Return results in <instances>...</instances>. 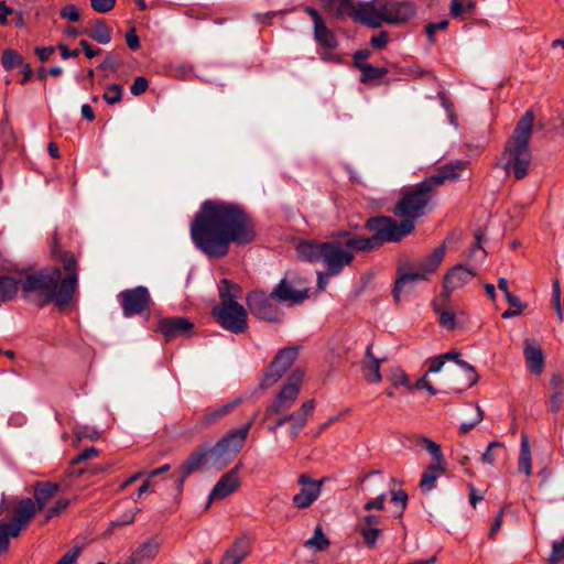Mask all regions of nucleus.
Instances as JSON below:
<instances>
[{"instance_id":"obj_47","label":"nucleus","mask_w":564,"mask_h":564,"mask_svg":"<svg viewBox=\"0 0 564 564\" xmlns=\"http://www.w3.org/2000/svg\"><path fill=\"white\" fill-rule=\"evenodd\" d=\"M117 0H90V6L98 13H108L116 6Z\"/></svg>"},{"instance_id":"obj_44","label":"nucleus","mask_w":564,"mask_h":564,"mask_svg":"<svg viewBox=\"0 0 564 564\" xmlns=\"http://www.w3.org/2000/svg\"><path fill=\"white\" fill-rule=\"evenodd\" d=\"M390 379L394 388L405 387L409 388L410 390L412 389V386H410L409 377L402 369H394L391 373Z\"/></svg>"},{"instance_id":"obj_33","label":"nucleus","mask_w":564,"mask_h":564,"mask_svg":"<svg viewBox=\"0 0 564 564\" xmlns=\"http://www.w3.org/2000/svg\"><path fill=\"white\" fill-rule=\"evenodd\" d=\"M159 550V544L154 540L147 541L131 556L132 563L141 564L145 561L152 560Z\"/></svg>"},{"instance_id":"obj_4","label":"nucleus","mask_w":564,"mask_h":564,"mask_svg":"<svg viewBox=\"0 0 564 564\" xmlns=\"http://www.w3.org/2000/svg\"><path fill=\"white\" fill-rule=\"evenodd\" d=\"M383 242L373 232L362 237L348 230L338 231L325 242L304 241L296 247L300 259L308 262H322L333 275H338L355 258V252H371L382 247Z\"/></svg>"},{"instance_id":"obj_23","label":"nucleus","mask_w":564,"mask_h":564,"mask_svg":"<svg viewBox=\"0 0 564 564\" xmlns=\"http://www.w3.org/2000/svg\"><path fill=\"white\" fill-rule=\"evenodd\" d=\"M372 346V343H370L366 348L367 360L362 362L361 371L366 381L370 383H379L382 380L380 367L384 359H380L373 356Z\"/></svg>"},{"instance_id":"obj_12","label":"nucleus","mask_w":564,"mask_h":564,"mask_svg":"<svg viewBox=\"0 0 564 564\" xmlns=\"http://www.w3.org/2000/svg\"><path fill=\"white\" fill-rule=\"evenodd\" d=\"M212 314L224 329L234 334H241L248 327L247 311L239 303H219Z\"/></svg>"},{"instance_id":"obj_3","label":"nucleus","mask_w":564,"mask_h":564,"mask_svg":"<svg viewBox=\"0 0 564 564\" xmlns=\"http://www.w3.org/2000/svg\"><path fill=\"white\" fill-rule=\"evenodd\" d=\"M53 254L62 263L65 276L62 278L59 267H46L28 273L22 279L21 290L24 299L39 307L54 303L56 307L64 308L72 303L78 289V261L73 252L57 250L56 242Z\"/></svg>"},{"instance_id":"obj_37","label":"nucleus","mask_w":564,"mask_h":564,"mask_svg":"<svg viewBox=\"0 0 564 564\" xmlns=\"http://www.w3.org/2000/svg\"><path fill=\"white\" fill-rule=\"evenodd\" d=\"M227 552L240 564L249 554V542L245 539L237 540Z\"/></svg>"},{"instance_id":"obj_18","label":"nucleus","mask_w":564,"mask_h":564,"mask_svg":"<svg viewBox=\"0 0 564 564\" xmlns=\"http://www.w3.org/2000/svg\"><path fill=\"white\" fill-rule=\"evenodd\" d=\"M475 276V272L462 264L453 267L444 276L443 292L441 297L448 301L454 290L460 289L469 283Z\"/></svg>"},{"instance_id":"obj_16","label":"nucleus","mask_w":564,"mask_h":564,"mask_svg":"<svg viewBox=\"0 0 564 564\" xmlns=\"http://www.w3.org/2000/svg\"><path fill=\"white\" fill-rule=\"evenodd\" d=\"M299 356L296 347L281 349L267 369L261 387L268 389L274 386L282 376L292 367Z\"/></svg>"},{"instance_id":"obj_6","label":"nucleus","mask_w":564,"mask_h":564,"mask_svg":"<svg viewBox=\"0 0 564 564\" xmlns=\"http://www.w3.org/2000/svg\"><path fill=\"white\" fill-rule=\"evenodd\" d=\"M253 420L252 417L240 429L229 431L213 447H202L193 452L173 476L177 491L182 492L187 477L198 470L202 465L207 464L209 467L216 469L226 467L242 448L253 424Z\"/></svg>"},{"instance_id":"obj_36","label":"nucleus","mask_w":564,"mask_h":564,"mask_svg":"<svg viewBox=\"0 0 564 564\" xmlns=\"http://www.w3.org/2000/svg\"><path fill=\"white\" fill-rule=\"evenodd\" d=\"M359 70L361 72L360 82L364 84L376 82L388 73L386 67H376L369 63L359 65Z\"/></svg>"},{"instance_id":"obj_5","label":"nucleus","mask_w":564,"mask_h":564,"mask_svg":"<svg viewBox=\"0 0 564 564\" xmlns=\"http://www.w3.org/2000/svg\"><path fill=\"white\" fill-rule=\"evenodd\" d=\"M303 378V370L294 369L274 400L267 406L264 412L265 420H269L273 415L279 416L273 424L268 426L271 433H275L279 427L289 424L286 430L288 435L291 440H296L302 430L306 426L308 419L313 415L315 409L314 400L303 402L299 410L289 413L299 398Z\"/></svg>"},{"instance_id":"obj_64","label":"nucleus","mask_w":564,"mask_h":564,"mask_svg":"<svg viewBox=\"0 0 564 564\" xmlns=\"http://www.w3.org/2000/svg\"><path fill=\"white\" fill-rule=\"evenodd\" d=\"M505 297L509 305L514 307L516 310H519V312H522L525 308V305L521 302V300L511 292H507V295Z\"/></svg>"},{"instance_id":"obj_28","label":"nucleus","mask_w":564,"mask_h":564,"mask_svg":"<svg viewBox=\"0 0 564 564\" xmlns=\"http://www.w3.org/2000/svg\"><path fill=\"white\" fill-rule=\"evenodd\" d=\"M21 283L22 280L0 274V300L2 302H8L15 299L19 290L21 289Z\"/></svg>"},{"instance_id":"obj_49","label":"nucleus","mask_w":564,"mask_h":564,"mask_svg":"<svg viewBox=\"0 0 564 564\" xmlns=\"http://www.w3.org/2000/svg\"><path fill=\"white\" fill-rule=\"evenodd\" d=\"M59 17L70 22H77L80 19L79 11L75 4H67L61 9Z\"/></svg>"},{"instance_id":"obj_24","label":"nucleus","mask_w":564,"mask_h":564,"mask_svg":"<svg viewBox=\"0 0 564 564\" xmlns=\"http://www.w3.org/2000/svg\"><path fill=\"white\" fill-rule=\"evenodd\" d=\"M61 489V485L51 481H39L34 487V503L36 510H43L47 502L54 497V495Z\"/></svg>"},{"instance_id":"obj_9","label":"nucleus","mask_w":564,"mask_h":564,"mask_svg":"<svg viewBox=\"0 0 564 564\" xmlns=\"http://www.w3.org/2000/svg\"><path fill=\"white\" fill-rule=\"evenodd\" d=\"M416 7L411 1L371 0L365 2L359 14L361 24L380 28L382 24H402L412 19Z\"/></svg>"},{"instance_id":"obj_50","label":"nucleus","mask_w":564,"mask_h":564,"mask_svg":"<svg viewBox=\"0 0 564 564\" xmlns=\"http://www.w3.org/2000/svg\"><path fill=\"white\" fill-rule=\"evenodd\" d=\"M448 24L449 23L447 20H442L435 23H429L426 25V35L429 37L430 43L435 42V32L447 29Z\"/></svg>"},{"instance_id":"obj_27","label":"nucleus","mask_w":564,"mask_h":564,"mask_svg":"<svg viewBox=\"0 0 564 564\" xmlns=\"http://www.w3.org/2000/svg\"><path fill=\"white\" fill-rule=\"evenodd\" d=\"M434 311L440 317L438 323L442 327L448 330H454L456 328L457 315L446 302L443 304L434 303ZM463 315V312L458 314V316Z\"/></svg>"},{"instance_id":"obj_52","label":"nucleus","mask_w":564,"mask_h":564,"mask_svg":"<svg viewBox=\"0 0 564 564\" xmlns=\"http://www.w3.org/2000/svg\"><path fill=\"white\" fill-rule=\"evenodd\" d=\"M386 498H387V495L384 492L380 494L378 497L373 498V499H370L368 500L365 505H364V509L366 511H371V510H383L384 509V501H386Z\"/></svg>"},{"instance_id":"obj_59","label":"nucleus","mask_w":564,"mask_h":564,"mask_svg":"<svg viewBox=\"0 0 564 564\" xmlns=\"http://www.w3.org/2000/svg\"><path fill=\"white\" fill-rule=\"evenodd\" d=\"M550 386H551L552 392L564 393V377L560 373H554L551 377Z\"/></svg>"},{"instance_id":"obj_34","label":"nucleus","mask_w":564,"mask_h":564,"mask_svg":"<svg viewBox=\"0 0 564 564\" xmlns=\"http://www.w3.org/2000/svg\"><path fill=\"white\" fill-rule=\"evenodd\" d=\"M518 469L519 471L524 473L527 476H530L532 474L531 451L527 435H522L521 437Z\"/></svg>"},{"instance_id":"obj_13","label":"nucleus","mask_w":564,"mask_h":564,"mask_svg":"<svg viewBox=\"0 0 564 564\" xmlns=\"http://www.w3.org/2000/svg\"><path fill=\"white\" fill-rule=\"evenodd\" d=\"M276 302L273 291L271 293L252 291L247 297L248 308L254 317L273 323L280 322L282 315Z\"/></svg>"},{"instance_id":"obj_62","label":"nucleus","mask_w":564,"mask_h":564,"mask_svg":"<svg viewBox=\"0 0 564 564\" xmlns=\"http://www.w3.org/2000/svg\"><path fill=\"white\" fill-rule=\"evenodd\" d=\"M75 433L78 438H98V432L95 429H89L88 426L80 427Z\"/></svg>"},{"instance_id":"obj_11","label":"nucleus","mask_w":564,"mask_h":564,"mask_svg":"<svg viewBox=\"0 0 564 564\" xmlns=\"http://www.w3.org/2000/svg\"><path fill=\"white\" fill-rule=\"evenodd\" d=\"M308 281L299 272L288 271L281 281L274 286L273 295L279 303L289 306L302 304L310 296Z\"/></svg>"},{"instance_id":"obj_15","label":"nucleus","mask_w":564,"mask_h":564,"mask_svg":"<svg viewBox=\"0 0 564 564\" xmlns=\"http://www.w3.org/2000/svg\"><path fill=\"white\" fill-rule=\"evenodd\" d=\"M118 300L124 317L141 315L149 311L151 296L145 286L127 289L118 294Z\"/></svg>"},{"instance_id":"obj_57","label":"nucleus","mask_w":564,"mask_h":564,"mask_svg":"<svg viewBox=\"0 0 564 564\" xmlns=\"http://www.w3.org/2000/svg\"><path fill=\"white\" fill-rule=\"evenodd\" d=\"M80 550L73 547L68 550L55 564H73L79 556Z\"/></svg>"},{"instance_id":"obj_25","label":"nucleus","mask_w":564,"mask_h":564,"mask_svg":"<svg viewBox=\"0 0 564 564\" xmlns=\"http://www.w3.org/2000/svg\"><path fill=\"white\" fill-rule=\"evenodd\" d=\"M446 252L445 243L435 248L424 259L415 262L416 267L422 270L429 278L436 272L442 263Z\"/></svg>"},{"instance_id":"obj_56","label":"nucleus","mask_w":564,"mask_h":564,"mask_svg":"<svg viewBox=\"0 0 564 564\" xmlns=\"http://www.w3.org/2000/svg\"><path fill=\"white\" fill-rule=\"evenodd\" d=\"M126 42L130 50L137 51L140 47V40L134 28L126 33Z\"/></svg>"},{"instance_id":"obj_8","label":"nucleus","mask_w":564,"mask_h":564,"mask_svg":"<svg viewBox=\"0 0 564 564\" xmlns=\"http://www.w3.org/2000/svg\"><path fill=\"white\" fill-rule=\"evenodd\" d=\"M533 122L534 116L532 111H527L517 123L505 148L503 169L508 173L512 172L517 180H522L527 176L531 164L529 142L532 134Z\"/></svg>"},{"instance_id":"obj_55","label":"nucleus","mask_w":564,"mask_h":564,"mask_svg":"<svg viewBox=\"0 0 564 564\" xmlns=\"http://www.w3.org/2000/svg\"><path fill=\"white\" fill-rule=\"evenodd\" d=\"M484 419V411L479 405L476 406V417L471 422H464L459 426V431L462 433H467L473 430L477 424H479Z\"/></svg>"},{"instance_id":"obj_19","label":"nucleus","mask_w":564,"mask_h":564,"mask_svg":"<svg viewBox=\"0 0 564 564\" xmlns=\"http://www.w3.org/2000/svg\"><path fill=\"white\" fill-rule=\"evenodd\" d=\"M194 324L185 317L173 316L161 318L156 332L161 333L169 341L175 337L189 336L193 333Z\"/></svg>"},{"instance_id":"obj_41","label":"nucleus","mask_w":564,"mask_h":564,"mask_svg":"<svg viewBox=\"0 0 564 564\" xmlns=\"http://www.w3.org/2000/svg\"><path fill=\"white\" fill-rule=\"evenodd\" d=\"M307 545L315 547L317 551H323L329 545V541L323 533L319 525L315 528L314 535L306 542Z\"/></svg>"},{"instance_id":"obj_58","label":"nucleus","mask_w":564,"mask_h":564,"mask_svg":"<svg viewBox=\"0 0 564 564\" xmlns=\"http://www.w3.org/2000/svg\"><path fill=\"white\" fill-rule=\"evenodd\" d=\"M388 39V33L386 31H382L371 37L370 44L378 50H382L387 45Z\"/></svg>"},{"instance_id":"obj_35","label":"nucleus","mask_w":564,"mask_h":564,"mask_svg":"<svg viewBox=\"0 0 564 564\" xmlns=\"http://www.w3.org/2000/svg\"><path fill=\"white\" fill-rule=\"evenodd\" d=\"M240 289L238 285L231 283L229 280L224 279L219 283V297L220 303H238L236 297Z\"/></svg>"},{"instance_id":"obj_43","label":"nucleus","mask_w":564,"mask_h":564,"mask_svg":"<svg viewBox=\"0 0 564 564\" xmlns=\"http://www.w3.org/2000/svg\"><path fill=\"white\" fill-rule=\"evenodd\" d=\"M496 449H503V445L500 442L494 441L490 442L485 451V453L481 455V462L484 464L494 465L497 459Z\"/></svg>"},{"instance_id":"obj_61","label":"nucleus","mask_w":564,"mask_h":564,"mask_svg":"<svg viewBox=\"0 0 564 564\" xmlns=\"http://www.w3.org/2000/svg\"><path fill=\"white\" fill-rule=\"evenodd\" d=\"M553 304L556 310V313L560 318H562V310H561V291L560 284L557 281L553 283Z\"/></svg>"},{"instance_id":"obj_17","label":"nucleus","mask_w":564,"mask_h":564,"mask_svg":"<svg viewBox=\"0 0 564 564\" xmlns=\"http://www.w3.org/2000/svg\"><path fill=\"white\" fill-rule=\"evenodd\" d=\"M325 479L313 480L308 474H301L297 484L302 488L293 496V505L299 509L308 508L319 497Z\"/></svg>"},{"instance_id":"obj_30","label":"nucleus","mask_w":564,"mask_h":564,"mask_svg":"<svg viewBox=\"0 0 564 564\" xmlns=\"http://www.w3.org/2000/svg\"><path fill=\"white\" fill-rule=\"evenodd\" d=\"M91 40L99 44H108L112 40V30L102 20H96L90 30L84 31Z\"/></svg>"},{"instance_id":"obj_46","label":"nucleus","mask_w":564,"mask_h":564,"mask_svg":"<svg viewBox=\"0 0 564 564\" xmlns=\"http://www.w3.org/2000/svg\"><path fill=\"white\" fill-rule=\"evenodd\" d=\"M549 562L550 564H564V540L553 544Z\"/></svg>"},{"instance_id":"obj_60","label":"nucleus","mask_w":564,"mask_h":564,"mask_svg":"<svg viewBox=\"0 0 564 564\" xmlns=\"http://www.w3.org/2000/svg\"><path fill=\"white\" fill-rule=\"evenodd\" d=\"M79 45H80L82 50L84 51V53H85L87 58H94V57L98 56L101 53L100 48L93 47L89 44V42H87L86 40H82L79 42Z\"/></svg>"},{"instance_id":"obj_40","label":"nucleus","mask_w":564,"mask_h":564,"mask_svg":"<svg viewBox=\"0 0 564 564\" xmlns=\"http://www.w3.org/2000/svg\"><path fill=\"white\" fill-rule=\"evenodd\" d=\"M70 501L68 499H59L52 507H50L45 512V519L43 523L48 522L51 519L58 517L69 507Z\"/></svg>"},{"instance_id":"obj_54","label":"nucleus","mask_w":564,"mask_h":564,"mask_svg":"<svg viewBox=\"0 0 564 564\" xmlns=\"http://www.w3.org/2000/svg\"><path fill=\"white\" fill-rule=\"evenodd\" d=\"M99 455V451L96 447H88L82 451L77 456L73 457L70 460L72 465H77L84 460H87L91 457H96Z\"/></svg>"},{"instance_id":"obj_48","label":"nucleus","mask_w":564,"mask_h":564,"mask_svg":"<svg viewBox=\"0 0 564 564\" xmlns=\"http://www.w3.org/2000/svg\"><path fill=\"white\" fill-rule=\"evenodd\" d=\"M564 405V393L552 392L549 400V411L552 413H558Z\"/></svg>"},{"instance_id":"obj_63","label":"nucleus","mask_w":564,"mask_h":564,"mask_svg":"<svg viewBox=\"0 0 564 564\" xmlns=\"http://www.w3.org/2000/svg\"><path fill=\"white\" fill-rule=\"evenodd\" d=\"M54 51L55 48L53 46L35 47V54L37 55L39 59L43 63L48 61Z\"/></svg>"},{"instance_id":"obj_20","label":"nucleus","mask_w":564,"mask_h":564,"mask_svg":"<svg viewBox=\"0 0 564 564\" xmlns=\"http://www.w3.org/2000/svg\"><path fill=\"white\" fill-rule=\"evenodd\" d=\"M241 465H236L232 469L224 474L214 486L213 490L209 494L208 500L209 502L214 500H221L226 497L230 496L235 491L238 490L241 484V479L239 476Z\"/></svg>"},{"instance_id":"obj_51","label":"nucleus","mask_w":564,"mask_h":564,"mask_svg":"<svg viewBox=\"0 0 564 564\" xmlns=\"http://www.w3.org/2000/svg\"><path fill=\"white\" fill-rule=\"evenodd\" d=\"M148 86H149L148 79L143 76H139L133 80V83L130 87V91L133 96H140L143 93H145V90L148 89Z\"/></svg>"},{"instance_id":"obj_2","label":"nucleus","mask_w":564,"mask_h":564,"mask_svg":"<svg viewBox=\"0 0 564 564\" xmlns=\"http://www.w3.org/2000/svg\"><path fill=\"white\" fill-rule=\"evenodd\" d=\"M467 165V161H452L405 191L393 208L394 215L403 218L400 224L391 217L377 216L366 221V228L376 232L383 243L400 241L414 229V219L425 215L426 208L436 195V189L446 181L458 180Z\"/></svg>"},{"instance_id":"obj_22","label":"nucleus","mask_w":564,"mask_h":564,"mask_svg":"<svg viewBox=\"0 0 564 564\" xmlns=\"http://www.w3.org/2000/svg\"><path fill=\"white\" fill-rule=\"evenodd\" d=\"M382 518L377 514H366L357 524V531L361 534L365 543L369 547H373L381 535L380 525Z\"/></svg>"},{"instance_id":"obj_10","label":"nucleus","mask_w":564,"mask_h":564,"mask_svg":"<svg viewBox=\"0 0 564 564\" xmlns=\"http://www.w3.org/2000/svg\"><path fill=\"white\" fill-rule=\"evenodd\" d=\"M36 506L31 498L18 501L9 522L0 521V554L7 552L10 538H18L36 513Z\"/></svg>"},{"instance_id":"obj_31","label":"nucleus","mask_w":564,"mask_h":564,"mask_svg":"<svg viewBox=\"0 0 564 564\" xmlns=\"http://www.w3.org/2000/svg\"><path fill=\"white\" fill-rule=\"evenodd\" d=\"M240 402V399H236L232 402L223 404L216 409L208 410L203 416V423L205 425H212L217 423L220 419L227 416L232 411V409L238 406Z\"/></svg>"},{"instance_id":"obj_42","label":"nucleus","mask_w":564,"mask_h":564,"mask_svg":"<svg viewBox=\"0 0 564 564\" xmlns=\"http://www.w3.org/2000/svg\"><path fill=\"white\" fill-rule=\"evenodd\" d=\"M102 98L109 105L120 102L122 99V87L118 84H111L104 93Z\"/></svg>"},{"instance_id":"obj_21","label":"nucleus","mask_w":564,"mask_h":564,"mask_svg":"<svg viewBox=\"0 0 564 564\" xmlns=\"http://www.w3.org/2000/svg\"><path fill=\"white\" fill-rule=\"evenodd\" d=\"M523 355L529 371L535 376L543 372L545 358L543 350L534 338H525L523 341Z\"/></svg>"},{"instance_id":"obj_29","label":"nucleus","mask_w":564,"mask_h":564,"mask_svg":"<svg viewBox=\"0 0 564 564\" xmlns=\"http://www.w3.org/2000/svg\"><path fill=\"white\" fill-rule=\"evenodd\" d=\"M445 473L442 463L431 464L426 467L422 475L420 488L424 492H429L434 488L436 479Z\"/></svg>"},{"instance_id":"obj_45","label":"nucleus","mask_w":564,"mask_h":564,"mask_svg":"<svg viewBox=\"0 0 564 564\" xmlns=\"http://www.w3.org/2000/svg\"><path fill=\"white\" fill-rule=\"evenodd\" d=\"M471 0H452L451 14L455 18L460 17L467 9H471Z\"/></svg>"},{"instance_id":"obj_38","label":"nucleus","mask_w":564,"mask_h":564,"mask_svg":"<svg viewBox=\"0 0 564 564\" xmlns=\"http://www.w3.org/2000/svg\"><path fill=\"white\" fill-rule=\"evenodd\" d=\"M2 66L10 70L23 65V57L11 48H7L1 57Z\"/></svg>"},{"instance_id":"obj_32","label":"nucleus","mask_w":564,"mask_h":564,"mask_svg":"<svg viewBox=\"0 0 564 564\" xmlns=\"http://www.w3.org/2000/svg\"><path fill=\"white\" fill-rule=\"evenodd\" d=\"M365 2L354 6L351 0H336L335 9L332 11L337 17H352L356 22L361 23L359 11Z\"/></svg>"},{"instance_id":"obj_1","label":"nucleus","mask_w":564,"mask_h":564,"mask_svg":"<svg viewBox=\"0 0 564 564\" xmlns=\"http://www.w3.org/2000/svg\"><path fill=\"white\" fill-rule=\"evenodd\" d=\"M257 236L252 218L235 203L205 200L191 223L194 246L209 258H223L230 245H249Z\"/></svg>"},{"instance_id":"obj_26","label":"nucleus","mask_w":564,"mask_h":564,"mask_svg":"<svg viewBox=\"0 0 564 564\" xmlns=\"http://www.w3.org/2000/svg\"><path fill=\"white\" fill-rule=\"evenodd\" d=\"M429 280V276L420 270L416 264L412 265V269L399 275L394 283L393 296L397 301L400 299V294L403 292L408 284Z\"/></svg>"},{"instance_id":"obj_39","label":"nucleus","mask_w":564,"mask_h":564,"mask_svg":"<svg viewBox=\"0 0 564 564\" xmlns=\"http://www.w3.org/2000/svg\"><path fill=\"white\" fill-rule=\"evenodd\" d=\"M419 444L425 447V449L434 458L435 463H443L444 456L440 444L435 443L434 441L427 437H421L419 440Z\"/></svg>"},{"instance_id":"obj_53","label":"nucleus","mask_w":564,"mask_h":564,"mask_svg":"<svg viewBox=\"0 0 564 564\" xmlns=\"http://www.w3.org/2000/svg\"><path fill=\"white\" fill-rule=\"evenodd\" d=\"M391 502L400 508V516L406 508L408 495L404 490L392 491Z\"/></svg>"},{"instance_id":"obj_14","label":"nucleus","mask_w":564,"mask_h":564,"mask_svg":"<svg viewBox=\"0 0 564 564\" xmlns=\"http://www.w3.org/2000/svg\"><path fill=\"white\" fill-rule=\"evenodd\" d=\"M304 11L310 15L314 24V40L316 43L322 46L325 52L322 54L321 58L325 62L336 61L337 58L332 51L338 47V41L334 34V32L326 26V23L319 12L313 7H305Z\"/></svg>"},{"instance_id":"obj_7","label":"nucleus","mask_w":564,"mask_h":564,"mask_svg":"<svg viewBox=\"0 0 564 564\" xmlns=\"http://www.w3.org/2000/svg\"><path fill=\"white\" fill-rule=\"evenodd\" d=\"M459 356L460 354L458 351L452 350L429 358L426 360V364L429 365L426 372L414 383V386H412V389H424L431 395L437 394V390L434 388L427 377L431 373L441 372L447 361H454V367L448 368L451 377L448 379L449 390L453 392H463L471 388L477 383L479 379L478 373L471 365L465 360L459 359Z\"/></svg>"}]
</instances>
